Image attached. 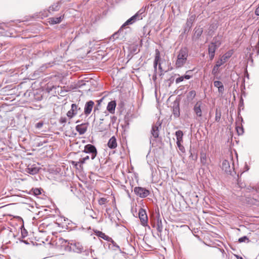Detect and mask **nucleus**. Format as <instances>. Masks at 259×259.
Masks as SVG:
<instances>
[{
	"mask_svg": "<svg viewBox=\"0 0 259 259\" xmlns=\"http://www.w3.org/2000/svg\"><path fill=\"white\" fill-rule=\"evenodd\" d=\"M107 145L110 149H114L117 147L116 139L114 136L112 137L109 139Z\"/></svg>",
	"mask_w": 259,
	"mask_h": 259,
	"instance_id": "20",
	"label": "nucleus"
},
{
	"mask_svg": "<svg viewBox=\"0 0 259 259\" xmlns=\"http://www.w3.org/2000/svg\"><path fill=\"white\" fill-rule=\"evenodd\" d=\"M233 54V51L232 50L228 51L225 54H224L221 58L225 62H226L228 59H229Z\"/></svg>",
	"mask_w": 259,
	"mask_h": 259,
	"instance_id": "25",
	"label": "nucleus"
},
{
	"mask_svg": "<svg viewBox=\"0 0 259 259\" xmlns=\"http://www.w3.org/2000/svg\"><path fill=\"white\" fill-rule=\"evenodd\" d=\"M190 71H191L190 70L187 71L186 72V73H188V72H190Z\"/></svg>",
	"mask_w": 259,
	"mask_h": 259,
	"instance_id": "59",
	"label": "nucleus"
},
{
	"mask_svg": "<svg viewBox=\"0 0 259 259\" xmlns=\"http://www.w3.org/2000/svg\"><path fill=\"white\" fill-rule=\"evenodd\" d=\"M83 159L87 161V160L89 159V156H86L84 157H83Z\"/></svg>",
	"mask_w": 259,
	"mask_h": 259,
	"instance_id": "53",
	"label": "nucleus"
},
{
	"mask_svg": "<svg viewBox=\"0 0 259 259\" xmlns=\"http://www.w3.org/2000/svg\"><path fill=\"white\" fill-rule=\"evenodd\" d=\"M237 259H243L241 256H239L238 255L236 256Z\"/></svg>",
	"mask_w": 259,
	"mask_h": 259,
	"instance_id": "55",
	"label": "nucleus"
},
{
	"mask_svg": "<svg viewBox=\"0 0 259 259\" xmlns=\"http://www.w3.org/2000/svg\"><path fill=\"white\" fill-rule=\"evenodd\" d=\"M88 123H82L80 124L77 125L75 127V130L79 134L81 135L84 134L87 130V124Z\"/></svg>",
	"mask_w": 259,
	"mask_h": 259,
	"instance_id": "15",
	"label": "nucleus"
},
{
	"mask_svg": "<svg viewBox=\"0 0 259 259\" xmlns=\"http://www.w3.org/2000/svg\"><path fill=\"white\" fill-rule=\"evenodd\" d=\"M183 76L184 77V79H189L192 77L191 75H187V74H186Z\"/></svg>",
	"mask_w": 259,
	"mask_h": 259,
	"instance_id": "47",
	"label": "nucleus"
},
{
	"mask_svg": "<svg viewBox=\"0 0 259 259\" xmlns=\"http://www.w3.org/2000/svg\"><path fill=\"white\" fill-rule=\"evenodd\" d=\"M156 227L158 232L161 233L163 230V225L161 220L159 218V217L157 219Z\"/></svg>",
	"mask_w": 259,
	"mask_h": 259,
	"instance_id": "24",
	"label": "nucleus"
},
{
	"mask_svg": "<svg viewBox=\"0 0 259 259\" xmlns=\"http://www.w3.org/2000/svg\"><path fill=\"white\" fill-rule=\"evenodd\" d=\"M39 168L36 166L35 164L29 165L26 168L25 171L30 175H34L39 171Z\"/></svg>",
	"mask_w": 259,
	"mask_h": 259,
	"instance_id": "12",
	"label": "nucleus"
},
{
	"mask_svg": "<svg viewBox=\"0 0 259 259\" xmlns=\"http://www.w3.org/2000/svg\"><path fill=\"white\" fill-rule=\"evenodd\" d=\"M245 168H246V170H248L249 169V167L247 164L245 165Z\"/></svg>",
	"mask_w": 259,
	"mask_h": 259,
	"instance_id": "57",
	"label": "nucleus"
},
{
	"mask_svg": "<svg viewBox=\"0 0 259 259\" xmlns=\"http://www.w3.org/2000/svg\"><path fill=\"white\" fill-rule=\"evenodd\" d=\"M80 108H78L76 104H72L71 105V109L67 113V116L69 118H72L74 116L77 114V110H80Z\"/></svg>",
	"mask_w": 259,
	"mask_h": 259,
	"instance_id": "10",
	"label": "nucleus"
},
{
	"mask_svg": "<svg viewBox=\"0 0 259 259\" xmlns=\"http://www.w3.org/2000/svg\"><path fill=\"white\" fill-rule=\"evenodd\" d=\"M196 96V92L194 90L190 91L187 95V99L189 101H192Z\"/></svg>",
	"mask_w": 259,
	"mask_h": 259,
	"instance_id": "27",
	"label": "nucleus"
},
{
	"mask_svg": "<svg viewBox=\"0 0 259 259\" xmlns=\"http://www.w3.org/2000/svg\"><path fill=\"white\" fill-rule=\"evenodd\" d=\"M134 192L140 198H144L150 194V191L145 188L141 187H136L134 188Z\"/></svg>",
	"mask_w": 259,
	"mask_h": 259,
	"instance_id": "5",
	"label": "nucleus"
},
{
	"mask_svg": "<svg viewBox=\"0 0 259 259\" xmlns=\"http://www.w3.org/2000/svg\"><path fill=\"white\" fill-rule=\"evenodd\" d=\"M190 157H191L192 159L194 160H196V159L197 158V155H196L195 156L194 155L191 150H190Z\"/></svg>",
	"mask_w": 259,
	"mask_h": 259,
	"instance_id": "42",
	"label": "nucleus"
},
{
	"mask_svg": "<svg viewBox=\"0 0 259 259\" xmlns=\"http://www.w3.org/2000/svg\"><path fill=\"white\" fill-rule=\"evenodd\" d=\"M21 241L24 242L26 244H29V242H28V241H26V240H22Z\"/></svg>",
	"mask_w": 259,
	"mask_h": 259,
	"instance_id": "54",
	"label": "nucleus"
},
{
	"mask_svg": "<svg viewBox=\"0 0 259 259\" xmlns=\"http://www.w3.org/2000/svg\"><path fill=\"white\" fill-rule=\"evenodd\" d=\"M200 162L203 166H207L208 163L207 161V156L206 153H200Z\"/></svg>",
	"mask_w": 259,
	"mask_h": 259,
	"instance_id": "21",
	"label": "nucleus"
},
{
	"mask_svg": "<svg viewBox=\"0 0 259 259\" xmlns=\"http://www.w3.org/2000/svg\"><path fill=\"white\" fill-rule=\"evenodd\" d=\"M139 217L143 226H147L148 217L145 209L141 208L139 211Z\"/></svg>",
	"mask_w": 259,
	"mask_h": 259,
	"instance_id": "6",
	"label": "nucleus"
},
{
	"mask_svg": "<svg viewBox=\"0 0 259 259\" xmlns=\"http://www.w3.org/2000/svg\"><path fill=\"white\" fill-rule=\"evenodd\" d=\"M236 130H237V132L238 135H241L243 134L244 130H243V128L242 126H241V127L237 126L236 127Z\"/></svg>",
	"mask_w": 259,
	"mask_h": 259,
	"instance_id": "34",
	"label": "nucleus"
},
{
	"mask_svg": "<svg viewBox=\"0 0 259 259\" xmlns=\"http://www.w3.org/2000/svg\"><path fill=\"white\" fill-rule=\"evenodd\" d=\"M96 235L99 237L105 240H106L108 242H111L112 243H114V241L112 240L111 238L105 235V234L103 233L102 232L98 231L96 232Z\"/></svg>",
	"mask_w": 259,
	"mask_h": 259,
	"instance_id": "18",
	"label": "nucleus"
},
{
	"mask_svg": "<svg viewBox=\"0 0 259 259\" xmlns=\"http://www.w3.org/2000/svg\"><path fill=\"white\" fill-rule=\"evenodd\" d=\"M177 142L178 143L183 142V133L182 131L179 130L176 132Z\"/></svg>",
	"mask_w": 259,
	"mask_h": 259,
	"instance_id": "26",
	"label": "nucleus"
},
{
	"mask_svg": "<svg viewBox=\"0 0 259 259\" xmlns=\"http://www.w3.org/2000/svg\"><path fill=\"white\" fill-rule=\"evenodd\" d=\"M66 122H67V118L66 117H60V118L59 119V122L61 124H63V126L65 125Z\"/></svg>",
	"mask_w": 259,
	"mask_h": 259,
	"instance_id": "35",
	"label": "nucleus"
},
{
	"mask_svg": "<svg viewBox=\"0 0 259 259\" xmlns=\"http://www.w3.org/2000/svg\"><path fill=\"white\" fill-rule=\"evenodd\" d=\"M160 59V53L158 50L155 51V56L154 61V71H156L157 69V65Z\"/></svg>",
	"mask_w": 259,
	"mask_h": 259,
	"instance_id": "17",
	"label": "nucleus"
},
{
	"mask_svg": "<svg viewBox=\"0 0 259 259\" xmlns=\"http://www.w3.org/2000/svg\"><path fill=\"white\" fill-rule=\"evenodd\" d=\"M146 8L140 9L134 16L131 17L122 25L121 27L131 25L138 20H142L145 15Z\"/></svg>",
	"mask_w": 259,
	"mask_h": 259,
	"instance_id": "2",
	"label": "nucleus"
},
{
	"mask_svg": "<svg viewBox=\"0 0 259 259\" xmlns=\"http://www.w3.org/2000/svg\"><path fill=\"white\" fill-rule=\"evenodd\" d=\"M73 250L77 253L81 252L83 250L82 246L79 243H75L71 244Z\"/></svg>",
	"mask_w": 259,
	"mask_h": 259,
	"instance_id": "23",
	"label": "nucleus"
},
{
	"mask_svg": "<svg viewBox=\"0 0 259 259\" xmlns=\"http://www.w3.org/2000/svg\"><path fill=\"white\" fill-rule=\"evenodd\" d=\"M237 184L239 186V187H240L241 188H243L245 187V184L244 183L241 182V180H238Z\"/></svg>",
	"mask_w": 259,
	"mask_h": 259,
	"instance_id": "40",
	"label": "nucleus"
},
{
	"mask_svg": "<svg viewBox=\"0 0 259 259\" xmlns=\"http://www.w3.org/2000/svg\"><path fill=\"white\" fill-rule=\"evenodd\" d=\"M195 20V15H191L190 17L187 19V22L186 24V27L184 30V33H185L187 30L189 31L191 28L192 26V25Z\"/></svg>",
	"mask_w": 259,
	"mask_h": 259,
	"instance_id": "14",
	"label": "nucleus"
},
{
	"mask_svg": "<svg viewBox=\"0 0 259 259\" xmlns=\"http://www.w3.org/2000/svg\"><path fill=\"white\" fill-rule=\"evenodd\" d=\"M222 168L227 174H232V169L230 166V163L228 160L225 159L223 160Z\"/></svg>",
	"mask_w": 259,
	"mask_h": 259,
	"instance_id": "13",
	"label": "nucleus"
},
{
	"mask_svg": "<svg viewBox=\"0 0 259 259\" xmlns=\"http://www.w3.org/2000/svg\"><path fill=\"white\" fill-rule=\"evenodd\" d=\"M63 17L64 15H61L59 17L50 18L49 19V22L52 24H59L61 22Z\"/></svg>",
	"mask_w": 259,
	"mask_h": 259,
	"instance_id": "22",
	"label": "nucleus"
},
{
	"mask_svg": "<svg viewBox=\"0 0 259 259\" xmlns=\"http://www.w3.org/2000/svg\"><path fill=\"white\" fill-rule=\"evenodd\" d=\"M219 67H217V66L214 65L212 68V72H211L212 74L213 75H214V78H215L217 79H220V77L218 76V73L219 72Z\"/></svg>",
	"mask_w": 259,
	"mask_h": 259,
	"instance_id": "29",
	"label": "nucleus"
},
{
	"mask_svg": "<svg viewBox=\"0 0 259 259\" xmlns=\"http://www.w3.org/2000/svg\"><path fill=\"white\" fill-rule=\"evenodd\" d=\"M21 234L22 237L24 238L27 236V232H26V230L24 229L23 231H22Z\"/></svg>",
	"mask_w": 259,
	"mask_h": 259,
	"instance_id": "46",
	"label": "nucleus"
},
{
	"mask_svg": "<svg viewBox=\"0 0 259 259\" xmlns=\"http://www.w3.org/2000/svg\"><path fill=\"white\" fill-rule=\"evenodd\" d=\"M202 102L201 101H197L194 105L193 107V111L196 115L197 117H201L202 116V111L201 106Z\"/></svg>",
	"mask_w": 259,
	"mask_h": 259,
	"instance_id": "7",
	"label": "nucleus"
},
{
	"mask_svg": "<svg viewBox=\"0 0 259 259\" xmlns=\"http://www.w3.org/2000/svg\"><path fill=\"white\" fill-rule=\"evenodd\" d=\"M61 2H58L56 3H54L52 6H51L48 10L47 13L46 14L45 16H48L49 15V13L51 14L52 13H54V12L58 11L61 7Z\"/></svg>",
	"mask_w": 259,
	"mask_h": 259,
	"instance_id": "11",
	"label": "nucleus"
},
{
	"mask_svg": "<svg viewBox=\"0 0 259 259\" xmlns=\"http://www.w3.org/2000/svg\"><path fill=\"white\" fill-rule=\"evenodd\" d=\"M158 64V69L160 70L161 72H162V69L161 63H159Z\"/></svg>",
	"mask_w": 259,
	"mask_h": 259,
	"instance_id": "50",
	"label": "nucleus"
},
{
	"mask_svg": "<svg viewBox=\"0 0 259 259\" xmlns=\"http://www.w3.org/2000/svg\"><path fill=\"white\" fill-rule=\"evenodd\" d=\"M89 211H93V210H90V209H89Z\"/></svg>",
	"mask_w": 259,
	"mask_h": 259,
	"instance_id": "61",
	"label": "nucleus"
},
{
	"mask_svg": "<svg viewBox=\"0 0 259 259\" xmlns=\"http://www.w3.org/2000/svg\"><path fill=\"white\" fill-rule=\"evenodd\" d=\"M221 42L218 40L217 38H214L213 41L208 46V55L210 60H212L214 58L216 50L220 46Z\"/></svg>",
	"mask_w": 259,
	"mask_h": 259,
	"instance_id": "3",
	"label": "nucleus"
},
{
	"mask_svg": "<svg viewBox=\"0 0 259 259\" xmlns=\"http://www.w3.org/2000/svg\"><path fill=\"white\" fill-rule=\"evenodd\" d=\"M238 241L240 243L245 242L246 241L247 242H249V240L248 237H247L246 236H243V237H240V238H239Z\"/></svg>",
	"mask_w": 259,
	"mask_h": 259,
	"instance_id": "32",
	"label": "nucleus"
},
{
	"mask_svg": "<svg viewBox=\"0 0 259 259\" xmlns=\"http://www.w3.org/2000/svg\"><path fill=\"white\" fill-rule=\"evenodd\" d=\"M182 142H180V143H178V142H177V145L179 149L180 150H181V151H183V150H184V146L182 145Z\"/></svg>",
	"mask_w": 259,
	"mask_h": 259,
	"instance_id": "39",
	"label": "nucleus"
},
{
	"mask_svg": "<svg viewBox=\"0 0 259 259\" xmlns=\"http://www.w3.org/2000/svg\"><path fill=\"white\" fill-rule=\"evenodd\" d=\"M214 86L218 89V91L220 93L223 94L224 92V87L223 83L219 80H216L213 82Z\"/></svg>",
	"mask_w": 259,
	"mask_h": 259,
	"instance_id": "19",
	"label": "nucleus"
},
{
	"mask_svg": "<svg viewBox=\"0 0 259 259\" xmlns=\"http://www.w3.org/2000/svg\"><path fill=\"white\" fill-rule=\"evenodd\" d=\"M32 192L35 196H37L41 194V189L38 188H35L32 189Z\"/></svg>",
	"mask_w": 259,
	"mask_h": 259,
	"instance_id": "31",
	"label": "nucleus"
},
{
	"mask_svg": "<svg viewBox=\"0 0 259 259\" xmlns=\"http://www.w3.org/2000/svg\"><path fill=\"white\" fill-rule=\"evenodd\" d=\"M90 217L92 218L93 219H95L96 217L93 214H90Z\"/></svg>",
	"mask_w": 259,
	"mask_h": 259,
	"instance_id": "56",
	"label": "nucleus"
},
{
	"mask_svg": "<svg viewBox=\"0 0 259 259\" xmlns=\"http://www.w3.org/2000/svg\"><path fill=\"white\" fill-rule=\"evenodd\" d=\"M119 31H120V30H119L117 32H116L114 34H113L110 37V39L111 40L112 39V40L114 41V40L117 39L118 37V34H119Z\"/></svg>",
	"mask_w": 259,
	"mask_h": 259,
	"instance_id": "33",
	"label": "nucleus"
},
{
	"mask_svg": "<svg viewBox=\"0 0 259 259\" xmlns=\"http://www.w3.org/2000/svg\"><path fill=\"white\" fill-rule=\"evenodd\" d=\"M89 252L92 253V251L91 250H85V255L89 254Z\"/></svg>",
	"mask_w": 259,
	"mask_h": 259,
	"instance_id": "52",
	"label": "nucleus"
},
{
	"mask_svg": "<svg viewBox=\"0 0 259 259\" xmlns=\"http://www.w3.org/2000/svg\"><path fill=\"white\" fill-rule=\"evenodd\" d=\"M106 201H107L106 198H101L99 200V201H98V203H99V204L100 205H103V204H104L106 203Z\"/></svg>",
	"mask_w": 259,
	"mask_h": 259,
	"instance_id": "37",
	"label": "nucleus"
},
{
	"mask_svg": "<svg viewBox=\"0 0 259 259\" xmlns=\"http://www.w3.org/2000/svg\"><path fill=\"white\" fill-rule=\"evenodd\" d=\"M111 210V209L110 208H107L106 209V213L105 214V215H106L107 214V216L109 218H111V215L110 214V213L109 212V211Z\"/></svg>",
	"mask_w": 259,
	"mask_h": 259,
	"instance_id": "41",
	"label": "nucleus"
},
{
	"mask_svg": "<svg viewBox=\"0 0 259 259\" xmlns=\"http://www.w3.org/2000/svg\"><path fill=\"white\" fill-rule=\"evenodd\" d=\"M83 152L91 154V159H94L97 154V150L95 146L92 144H87L84 146Z\"/></svg>",
	"mask_w": 259,
	"mask_h": 259,
	"instance_id": "4",
	"label": "nucleus"
},
{
	"mask_svg": "<svg viewBox=\"0 0 259 259\" xmlns=\"http://www.w3.org/2000/svg\"><path fill=\"white\" fill-rule=\"evenodd\" d=\"M221 118V114H218L217 112L215 114V120L219 121Z\"/></svg>",
	"mask_w": 259,
	"mask_h": 259,
	"instance_id": "44",
	"label": "nucleus"
},
{
	"mask_svg": "<svg viewBox=\"0 0 259 259\" xmlns=\"http://www.w3.org/2000/svg\"><path fill=\"white\" fill-rule=\"evenodd\" d=\"M194 32V37H196V38H198L202 34L203 32V29L202 28H195Z\"/></svg>",
	"mask_w": 259,
	"mask_h": 259,
	"instance_id": "28",
	"label": "nucleus"
},
{
	"mask_svg": "<svg viewBox=\"0 0 259 259\" xmlns=\"http://www.w3.org/2000/svg\"><path fill=\"white\" fill-rule=\"evenodd\" d=\"M116 103L115 100L111 101L109 102L107 106V110L111 114L115 113V107Z\"/></svg>",
	"mask_w": 259,
	"mask_h": 259,
	"instance_id": "16",
	"label": "nucleus"
},
{
	"mask_svg": "<svg viewBox=\"0 0 259 259\" xmlns=\"http://www.w3.org/2000/svg\"><path fill=\"white\" fill-rule=\"evenodd\" d=\"M225 62L221 58L220 60L217 61L215 66H217V67H220Z\"/></svg>",
	"mask_w": 259,
	"mask_h": 259,
	"instance_id": "36",
	"label": "nucleus"
},
{
	"mask_svg": "<svg viewBox=\"0 0 259 259\" xmlns=\"http://www.w3.org/2000/svg\"><path fill=\"white\" fill-rule=\"evenodd\" d=\"M96 109H97V108H95V109H94V111H95Z\"/></svg>",
	"mask_w": 259,
	"mask_h": 259,
	"instance_id": "60",
	"label": "nucleus"
},
{
	"mask_svg": "<svg viewBox=\"0 0 259 259\" xmlns=\"http://www.w3.org/2000/svg\"><path fill=\"white\" fill-rule=\"evenodd\" d=\"M78 161H72V165L75 166H77V165H79L80 166V163H78Z\"/></svg>",
	"mask_w": 259,
	"mask_h": 259,
	"instance_id": "49",
	"label": "nucleus"
},
{
	"mask_svg": "<svg viewBox=\"0 0 259 259\" xmlns=\"http://www.w3.org/2000/svg\"><path fill=\"white\" fill-rule=\"evenodd\" d=\"M85 161H86L83 159V158H81L79 159L78 163H80V166H81V165L82 164L84 163L85 162Z\"/></svg>",
	"mask_w": 259,
	"mask_h": 259,
	"instance_id": "45",
	"label": "nucleus"
},
{
	"mask_svg": "<svg viewBox=\"0 0 259 259\" xmlns=\"http://www.w3.org/2000/svg\"><path fill=\"white\" fill-rule=\"evenodd\" d=\"M152 79L154 81H155L157 79V71L156 72L154 71V73L152 76Z\"/></svg>",
	"mask_w": 259,
	"mask_h": 259,
	"instance_id": "48",
	"label": "nucleus"
},
{
	"mask_svg": "<svg viewBox=\"0 0 259 259\" xmlns=\"http://www.w3.org/2000/svg\"><path fill=\"white\" fill-rule=\"evenodd\" d=\"M94 105V102L92 100L88 101L85 104L84 108V113L87 116L91 113Z\"/></svg>",
	"mask_w": 259,
	"mask_h": 259,
	"instance_id": "9",
	"label": "nucleus"
},
{
	"mask_svg": "<svg viewBox=\"0 0 259 259\" xmlns=\"http://www.w3.org/2000/svg\"><path fill=\"white\" fill-rule=\"evenodd\" d=\"M161 127V123L159 121L156 122V123L152 125V130L151 131V135L154 138H157L159 136V129Z\"/></svg>",
	"mask_w": 259,
	"mask_h": 259,
	"instance_id": "8",
	"label": "nucleus"
},
{
	"mask_svg": "<svg viewBox=\"0 0 259 259\" xmlns=\"http://www.w3.org/2000/svg\"><path fill=\"white\" fill-rule=\"evenodd\" d=\"M188 57V50L187 47L182 48L178 52L175 66L177 68L182 67L186 63Z\"/></svg>",
	"mask_w": 259,
	"mask_h": 259,
	"instance_id": "1",
	"label": "nucleus"
},
{
	"mask_svg": "<svg viewBox=\"0 0 259 259\" xmlns=\"http://www.w3.org/2000/svg\"><path fill=\"white\" fill-rule=\"evenodd\" d=\"M173 114H174V116L176 118H178L180 116V108H179V106L178 105L175 107H174Z\"/></svg>",
	"mask_w": 259,
	"mask_h": 259,
	"instance_id": "30",
	"label": "nucleus"
},
{
	"mask_svg": "<svg viewBox=\"0 0 259 259\" xmlns=\"http://www.w3.org/2000/svg\"><path fill=\"white\" fill-rule=\"evenodd\" d=\"M241 121H243V118L242 117H241Z\"/></svg>",
	"mask_w": 259,
	"mask_h": 259,
	"instance_id": "62",
	"label": "nucleus"
},
{
	"mask_svg": "<svg viewBox=\"0 0 259 259\" xmlns=\"http://www.w3.org/2000/svg\"><path fill=\"white\" fill-rule=\"evenodd\" d=\"M105 114H105V115H106V116H107V115H108V114L106 112H105Z\"/></svg>",
	"mask_w": 259,
	"mask_h": 259,
	"instance_id": "58",
	"label": "nucleus"
},
{
	"mask_svg": "<svg viewBox=\"0 0 259 259\" xmlns=\"http://www.w3.org/2000/svg\"><path fill=\"white\" fill-rule=\"evenodd\" d=\"M112 244L114 246L117 247L119 250H120L119 246L118 245H117L115 242H114V243H112Z\"/></svg>",
	"mask_w": 259,
	"mask_h": 259,
	"instance_id": "51",
	"label": "nucleus"
},
{
	"mask_svg": "<svg viewBox=\"0 0 259 259\" xmlns=\"http://www.w3.org/2000/svg\"><path fill=\"white\" fill-rule=\"evenodd\" d=\"M184 77L183 76H180L176 79V83H179L184 80Z\"/></svg>",
	"mask_w": 259,
	"mask_h": 259,
	"instance_id": "43",
	"label": "nucleus"
},
{
	"mask_svg": "<svg viewBox=\"0 0 259 259\" xmlns=\"http://www.w3.org/2000/svg\"><path fill=\"white\" fill-rule=\"evenodd\" d=\"M43 125H44V122L42 121H40L35 124V127L36 128L39 129L41 127H42Z\"/></svg>",
	"mask_w": 259,
	"mask_h": 259,
	"instance_id": "38",
	"label": "nucleus"
}]
</instances>
